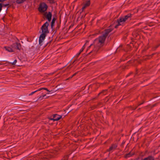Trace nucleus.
Returning <instances> with one entry per match:
<instances>
[{
    "mask_svg": "<svg viewBox=\"0 0 160 160\" xmlns=\"http://www.w3.org/2000/svg\"><path fill=\"white\" fill-rule=\"evenodd\" d=\"M132 73H133V72H130V73H129L128 74H127V75L126 76V78H127V77H129V76H130V75H131L132 74Z\"/></svg>",
    "mask_w": 160,
    "mask_h": 160,
    "instance_id": "38",
    "label": "nucleus"
},
{
    "mask_svg": "<svg viewBox=\"0 0 160 160\" xmlns=\"http://www.w3.org/2000/svg\"><path fill=\"white\" fill-rule=\"evenodd\" d=\"M137 159H137V158H136V159H134V160L132 159L131 160H137Z\"/></svg>",
    "mask_w": 160,
    "mask_h": 160,
    "instance_id": "54",
    "label": "nucleus"
},
{
    "mask_svg": "<svg viewBox=\"0 0 160 160\" xmlns=\"http://www.w3.org/2000/svg\"><path fill=\"white\" fill-rule=\"evenodd\" d=\"M90 4V0H88L86 2L85 4H84V5L86 7H87L89 6Z\"/></svg>",
    "mask_w": 160,
    "mask_h": 160,
    "instance_id": "19",
    "label": "nucleus"
},
{
    "mask_svg": "<svg viewBox=\"0 0 160 160\" xmlns=\"http://www.w3.org/2000/svg\"><path fill=\"white\" fill-rule=\"evenodd\" d=\"M128 58V56L126 54L123 55L121 59V61H125L126 59H127Z\"/></svg>",
    "mask_w": 160,
    "mask_h": 160,
    "instance_id": "18",
    "label": "nucleus"
},
{
    "mask_svg": "<svg viewBox=\"0 0 160 160\" xmlns=\"http://www.w3.org/2000/svg\"><path fill=\"white\" fill-rule=\"evenodd\" d=\"M86 8V7L84 5V6L82 8L81 10H80V11H81L80 12V13H81L83 11V10L85 8Z\"/></svg>",
    "mask_w": 160,
    "mask_h": 160,
    "instance_id": "32",
    "label": "nucleus"
},
{
    "mask_svg": "<svg viewBox=\"0 0 160 160\" xmlns=\"http://www.w3.org/2000/svg\"><path fill=\"white\" fill-rule=\"evenodd\" d=\"M6 63H8V64H10V62H6Z\"/></svg>",
    "mask_w": 160,
    "mask_h": 160,
    "instance_id": "52",
    "label": "nucleus"
},
{
    "mask_svg": "<svg viewBox=\"0 0 160 160\" xmlns=\"http://www.w3.org/2000/svg\"><path fill=\"white\" fill-rule=\"evenodd\" d=\"M19 98L20 100H21L23 101H27V99L25 98V97H23V96H21L19 97Z\"/></svg>",
    "mask_w": 160,
    "mask_h": 160,
    "instance_id": "20",
    "label": "nucleus"
},
{
    "mask_svg": "<svg viewBox=\"0 0 160 160\" xmlns=\"http://www.w3.org/2000/svg\"><path fill=\"white\" fill-rule=\"evenodd\" d=\"M154 54V53H153V54H152V56H153Z\"/></svg>",
    "mask_w": 160,
    "mask_h": 160,
    "instance_id": "56",
    "label": "nucleus"
},
{
    "mask_svg": "<svg viewBox=\"0 0 160 160\" xmlns=\"http://www.w3.org/2000/svg\"><path fill=\"white\" fill-rule=\"evenodd\" d=\"M11 41H12V42L13 43L16 42H19L18 39L15 36H12V37H11Z\"/></svg>",
    "mask_w": 160,
    "mask_h": 160,
    "instance_id": "12",
    "label": "nucleus"
},
{
    "mask_svg": "<svg viewBox=\"0 0 160 160\" xmlns=\"http://www.w3.org/2000/svg\"><path fill=\"white\" fill-rule=\"evenodd\" d=\"M78 73V72H76L75 73H74V74H73L72 75V77H74V76H75L77 73Z\"/></svg>",
    "mask_w": 160,
    "mask_h": 160,
    "instance_id": "45",
    "label": "nucleus"
},
{
    "mask_svg": "<svg viewBox=\"0 0 160 160\" xmlns=\"http://www.w3.org/2000/svg\"><path fill=\"white\" fill-rule=\"evenodd\" d=\"M26 0H17L16 2L18 4H21L23 3Z\"/></svg>",
    "mask_w": 160,
    "mask_h": 160,
    "instance_id": "21",
    "label": "nucleus"
},
{
    "mask_svg": "<svg viewBox=\"0 0 160 160\" xmlns=\"http://www.w3.org/2000/svg\"><path fill=\"white\" fill-rule=\"evenodd\" d=\"M18 42H16L11 45V52H19L23 50L22 45Z\"/></svg>",
    "mask_w": 160,
    "mask_h": 160,
    "instance_id": "4",
    "label": "nucleus"
},
{
    "mask_svg": "<svg viewBox=\"0 0 160 160\" xmlns=\"http://www.w3.org/2000/svg\"><path fill=\"white\" fill-rule=\"evenodd\" d=\"M10 119H11V120L13 119V118H10Z\"/></svg>",
    "mask_w": 160,
    "mask_h": 160,
    "instance_id": "55",
    "label": "nucleus"
},
{
    "mask_svg": "<svg viewBox=\"0 0 160 160\" xmlns=\"http://www.w3.org/2000/svg\"><path fill=\"white\" fill-rule=\"evenodd\" d=\"M135 154V152L133 151V149H132L129 153L126 154L124 156V158H129L134 155Z\"/></svg>",
    "mask_w": 160,
    "mask_h": 160,
    "instance_id": "11",
    "label": "nucleus"
},
{
    "mask_svg": "<svg viewBox=\"0 0 160 160\" xmlns=\"http://www.w3.org/2000/svg\"><path fill=\"white\" fill-rule=\"evenodd\" d=\"M16 65L17 66H20L18 63H17Z\"/></svg>",
    "mask_w": 160,
    "mask_h": 160,
    "instance_id": "51",
    "label": "nucleus"
},
{
    "mask_svg": "<svg viewBox=\"0 0 160 160\" xmlns=\"http://www.w3.org/2000/svg\"><path fill=\"white\" fill-rule=\"evenodd\" d=\"M46 96V94H44L40 96V97L38 98V100H42L43 98Z\"/></svg>",
    "mask_w": 160,
    "mask_h": 160,
    "instance_id": "27",
    "label": "nucleus"
},
{
    "mask_svg": "<svg viewBox=\"0 0 160 160\" xmlns=\"http://www.w3.org/2000/svg\"><path fill=\"white\" fill-rule=\"evenodd\" d=\"M132 79H130V80L129 81L128 83H130L132 82Z\"/></svg>",
    "mask_w": 160,
    "mask_h": 160,
    "instance_id": "46",
    "label": "nucleus"
},
{
    "mask_svg": "<svg viewBox=\"0 0 160 160\" xmlns=\"http://www.w3.org/2000/svg\"><path fill=\"white\" fill-rule=\"evenodd\" d=\"M4 91V89H2V90H0V96L2 95H1V93L2 92H3Z\"/></svg>",
    "mask_w": 160,
    "mask_h": 160,
    "instance_id": "43",
    "label": "nucleus"
},
{
    "mask_svg": "<svg viewBox=\"0 0 160 160\" xmlns=\"http://www.w3.org/2000/svg\"><path fill=\"white\" fill-rule=\"evenodd\" d=\"M49 2V3L50 4H54L56 2L55 1V0H47Z\"/></svg>",
    "mask_w": 160,
    "mask_h": 160,
    "instance_id": "26",
    "label": "nucleus"
},
{
    "mask_svg": "<svg viewBox=\"0 0 160 160\" xmlns=\"http://www.w3.org/2000/svg\"><path fill=\"white\" fill-rule=\"evenodd\" d=\"M7 0H0V2H3Z\"/></svg>",
    "mask_w": 160,
    "mask_h": 160,
    "instance_id": "48",
    "label": "nucleus"
},
{
    "mask_svg": "<svg viewBox=\"0 0 160 160\" xmlns=\"http://www.w3.org/2000/svg\"><path fill=\"white\" fill-rule=\"evenodd\" d=\"M118 147V144L117 143L111 144L109 148L107 150V152H109V153H112L116 150Z\"/></svg>",
    "mask_w": 160,
    "mask_h": 160,
    "instance_id": "7",
    "label": "nucleus"
},
{
    "mask_svg": "<svg viewBox=\"0 0 160 160\" xmlns=\"http://www.w3.org/2000/svg\"><path fill=\"white\" fill-rule=\"evenodd\" d=\"M132 15L131 13H128L127 15L123 17H120L117 20L114 21V23L117 24L114 26V28H118V26L121 25L123 24L126 20L128 19H130L132 18Z\"/></svg>",
    "mask_w": 160,
    "mask_h": 160,
    "instance_id": "3",
    "label": "nucleus"
},
{
    "mask_svg": "<svg viewBox=\"0 0 160 160\" xmlns=\"http://www.w3.org/2000/svg\"><path fill=\"white\" fill-rule=\"evenodd\" d=\"M42 89L45 90H47L48 92H50V91H49L47 88H40L39 89H38V90H39V91H40Z\"/></svg>",
    "mask_w": 160,
    "mask_h": 160,
    "instance_id": "25",
    "label": "nucleus"
},
{
    "mask_svg": "<svg viewBox=\"0 0 160 160\" xmlns=\"http://www.w3.org/2000/svg\"><path fill=\"white\" fill-rule=\"evenodd\" d=\"M54 31H55V32H57V30H55Z\"/></svg>",
    "mask_w": 160,
    "mask_h": 160,
    "instance_id": "59",
    "label": "nucleus"
},
{
    "mask_svg": "<svg viewBox=\"0 0 160 160\" xmlns=\"http://www.w3.org/2000/svg\"><path fill=\"white\" fill-rule=\"evenodd\" d=\"M125 142H126V141H124V140H123L122 141V143L120 145V146L121 147H122V148L123 147L124 145L125 144Z\"/></svg>",
    "mask_w": 160,
    "mask_h": 160,
    "instance_id": "31",
    "label": "nucleus"
},
{
    "mask_svg": "<svg viewBox=\"0 0 160 160\" xmlns=\"http://www.w3.org/2000/svg\"><path fill=\"white\" fill-rule=\"evenodd\" d=\"M97 44H96V45L94 46V48L90 52H89L87 54L88 55V54H89L90 53H91L92 52H94V54L97 53Z\"/></svg>",
    "mask_w": 160,
    "mask_h": 160,
    "instance_id": "13",
    "label": "nucleus"
},
{
    "mask_svg": "<svg viewBox=\"0 0 160 160\" xmlns=\"http://www.w3.org/2000/svg\"><path fill=\"white\" fill-rule=\"evenodd\" d=\"M122 45H120L119 47L117 48L116 51L117 52H120V51L122 49Z\"/></svg>",
    "mask_w": 160,
    "mask_h": 160,
    "instance_id": "23",
    "label": "nucleus"
},
{
    "mask_svg": "<svg viewBox=\"0 0 160 160\" xmlns=\"http://www.w3.org/2000/svg\"><path fill=\"white\" fill-rule=\"evenodd\" d=\"M39 90H38V89L37 90H36L34 91H33V92H32L31 93H30V94H29V96H31V95H33V94H34V93H35L36 92H38V91H39Z\"/></svg>",
    "mask_w": 160,
    "mask_h": 160,
    "instance_id": "30",
    "label": "nucleus"
},
{
    "mask_svg": "<svg viewBox=\"0 0 160 160\" xmlns=\"http://www.w3.org/2000/svg\"><path fill=\"white\" fill-rule=\"evenodd\" d=\"M10 147H11V148H13L14 147V146H13L12 145H11Z\"/></svg>",
    "mask_w": 160,
    "mask_h": 160,
    "instance_id": "50",
    "label": "nucleus"
},
{
    "mask_svg": "<svg viewBox=\"0 0 160 160\" xmlns=\"http://www.w3.org/2000/svg\"><path fill=\"white\" fill-rule=\"evenodd\" d=\"M72 76L70 77L69 78H72Z\"/></svg>",
    "mask_w": 160,
    "mask_h": 160,
    "instance_id": "57",
    "label": "nucleus"
},
{
    "mask_svg": "<svg viewBox=\"0 0 160 160\" xmlns=\"http://www.w3.org/2000/svg\"><path fill=\"white\" fill-rule=\"evenodd\" d=\"M68 157L67 156H65L63 157L61 160H68Z\"/></svg>",
    "mask_w": 160,
    "mask_h": 160,
    "instance_id": "34",
    "label": "nucleus"
},
{
    "mask_svg": "<svg viewBox=\"0 0 160 160\" xmlns=\"http://www.w3.org/2000/svg\"><path fill=\"white\" fill-rule=\"evenodd\" d=\"M108 92V90L107 89H105V90H102L101 92L99 93L97 96L95 98H92V100H94L95 99H97L98 97H99L100 96H103L105 95L106 94V93Z\"/></svg>",
    "mask_w": 160,
    "mask_h": 160,
    "instance_id": "10",
    "label": "nucleus"
},
{
    "mask_svg": "<svg viewBox=\"0 0 160 160\" xmlns=\"http://www.w3.org/2000/svg\"><path fill=\"white\" fill-rule=\"evenodd\" d=\"M7 9H5V10H2L1 11V13H4L5 12H6V13H7Z\"/></svg>",
    "mask_w": 160,
    "mask_h": 160,
    "instance_id": "36",
    "label": "nucleus"
},
{
    "mask_svg": "<svg viewBox=\"0 0 160 160\" xmlns=\"http://www.w3.org/2000/svg\"><path fill=\"white\" fill-rule=\"evenodd\" d=\"M8 153H7V157L6 158H7L8 159H10V157H9V156H8Z\"/></svg>",
    "mask_w": 160,
    "mask_h": 160,
    "instance_id": "44",
    "label": "nucleus"
},
{
    "mask_svg": "<svg viewBox=\"0 0 160 160\" xmlns=\"http://www.w3.org/2000/svg\"><path fill=\"white\" fill-rule=\"evenodd\" d=\"M47 94H49V92H48V93H47Z\"/></svg>",
    "mask_w": 160,
    "mask_h": 160,
    "instance_id": "62",
    "label": "nucleus"
},
{
    "mask_svg": "<svg viewBox=\"0 0 160 160\" xmlns=\"http://www.w3.org/2000/svg\"><path fill=\"white\" fill-rule=\"evenodd\" d=\"M1 62L2 63L1 64H4L5 63H3V62L6 61V60H5V59H0Z\"/></svg>",
    "mask_w": 160,
    "mask_h": 160,
    "instance_id": "33",
    "label": "nucleus"
},
{
    "mask_svg": "<svg viewBox=\"0 0 160 160\" xmlns=\"http://www.w3.org/2000/svg\"><path fill=\"white\" fill-rule=\"evenodd\" d=\"M52 118H50L49 119L50 120H52L53 121H57L59 120L62 118V116L58 115L57 114H54L52 116Z\"/></svg>",
    "mask_w": 160,
    "mask_h": 160,
    "instance_id": "9",
    "label": "nucleus"
},
{
    "mask_svg": "<svg viewBox=\"0 0 160 160\" xmlns=\"http://www.w3.org/2000/svg\"><path fill=\"white\" fill-rule=\"evenodd\" d=\"M88 41H87L86 43L82 47V48L83 49V50L85 49V46L87 44V43H88Z\"/></svg>",
    "mask_w": 160,
    "mask_h": 160,
    "instance_id": "37",
    "label": "nucleus"
},
{
    "mask_svg": "<svg viewBox=\"0 0 160 160\" xmlns=\"http://www.w3.org/2000/svg\"><path fill=\"white\" fill-rule=\"evenodd\" d=\"M47 35V34L44 33H42L40 35L39 39V44L41 46L42 45V42L44 40L46 37Z\"/></svg>",
    "mask_w": 160,
    "mask_h": 160,
    "instance_id": "8",
    "label": "nucleus"
},
{
    "mask_svg": "<svg viewBox=\"0 0 160 160\" xmlns=\"http://www.w3.org/2000/svg\"><path fill=\"white\" fill-rule=\"evenodd\" d=\"M97 107V106L96 105H93V106H92L91 108L92 109V110H93L94 109L96 108Z\"/></svg>",
    "mask_w": 160,
    "mask_h": 160,
    "instance_id": "35",
    "label": "nucleus"
},
{
    "mask_svg": "<svg viewBox=\"0 0 160 160\" xmlns=\"http://www.w3.org/2000/svg\"><path fill=\"white\" fill-rule=\"evenodd\" d=\"M96 85H97L96 84H94L92 86L91 85H89V86L88 87L87 89L88 90V89H90V88H94L96 86Z\"/></svg>",
    "mask_w": 160,
    "mask_h": 160,
    "instance_id": "28",
    "label": "nucleus"
},
{
    "mask_svg": "<svg viewBox=\"0 0 160 160\" xmlns=\"http://www.w3.org/2000/svg\"><path fill=\"white\" fill-rule=\"evenodd\" d=\"M14 114L13 113H11L10 115H11V114Z\"/></svg>",
    "mask_w": 160,
    "mask_h": 160,
    "instance_id": "60",
    "label": "nucleus"
},
{
    "mask_svg": "<svg viewBox=\"0 0 160 160\" xmlns=\"http://www.w3.org/2000/svg\"><path fill=\"white\" fill-rule=\"evenodd\" d=\"M84 50L82 49V48L80 50L79 52L81 53L83 50Z\"/></svg>",
    "mask_w": 160,
    "mask_h": 160,
    "instance_id": "47",
    "label": "nucleus"
},
{
    "mask_svg": "<svg viewBox=\"0 0 160 160\" xmlns=\"http://www.w3.org/2000/svg\"><path fill=\"white\" fill-rule=\"evenodd\" d=\"M60 27V24L58 23L57 24V27L56 28V29L57 30Z\"/></svg>",
    "mask_w": 160,
    "mask_h": 160,
    "instance_id": "41",
    "label": "nucleus"
},
{
    "mask_svg": "<svg viewBox=\"0 0 160 160\" xmlns=\"http://www.w3.org/2000/svg\"><path fill=\"white\" fill-rule=\"evenodd\" d=\"M48 8V5L45 2H41L39 5L38 9L39 12H44V17L47 19L48 22H50L52 20V14L51 12H46Z\"/></svg>",
    "mask_w": 160,
    "mask_h": 160,
    "instance_id": "1",
    "label": "nucleus"
},
{
    "mask_svg": "<svg viewBox=\"0 0 160 160\" xmlns=\"http://www.w3.org/2000/svg\"><path fill=\"white\" fill-rule=\"evenodd\" d=\"M49 24L48 21H46L41 27V29L42 31V33H44L48 34L49 33V30L48 29V26Z\"/></svg>",
    "mask_w": 160,
    "mask_h": 160,
    "instance_id": "5",
    "label": "nucleus"
},
{
    "mask_svg": "<svg viewBox=\"0 0 160 160\" xmlns=\"http://www.w3.org/2000/svg\"><path fill=\"white\" fill-rule=\"evenodd\" d=\"M113 29L110 28L107 29H106L104 30V33L102 34V35L100 36L98 38L96 39L94 41V44L98 43L101 45H102L106 38V37L108 35L109 33L112 31Z\"/></svg>",
    "mask_w": 160,
    "mask_h": 160,
    "instance_id": "2",
    "label": "nucleus"
},
{
    "mask_svg": "<svg viewBox=\"0 0 160 160\" xmlns=\"http://www.w3.org/2000/svg\"><path fill=\"white\" fill-rule=\"evenodd\" d=\"M3 48H4L5 50L9 52H10V47L9 46H4Z\"/></svg>",
    "mask_w": 160,
    "mask_h": 160,
    "instance_id": "22",
    "label": "nucleus"
},
{
    "mask_svg": "<svg viewBox=\"0 0 160 160\" xmlns=\"http://www.w3.org/2000/svg\"><path fill=\"white\" fill-rule=\"evenodd\" d=\"M93 46V44H91L88 47V49L87 51L90 48H91V47Z\"/></svg>",
    "mask_w": 160,
    "mask_h": 160,
    "instance_id": "40",
    "label": "nucleus"
},
{
    "mask_svg": "<svg viewBox=\"0 0 160 160\" xmlns=\"http://www.w3.org/2000/svg\"><path fill=\"white\" fill-rule=\"evenodd\" d=\"M145 160H154V158L152 156H149L148 157L144 158Z\"/></svg>",
    "mask_w": 160,
    "mask_h": 160,
    "instance_id": "15",
    "label": "nucleus"
},
{
    "mask_svg": "<svg viewBox=\"0 0 160 160\" xmlns=\"http://www.w3.org/2000/svg\"><path fill=\"white\" fill-rule=\"evenodd\" d=\"M80 53H81L79 52L78 53L76 54V55L75 56V57L76 58L78 57Z\"/></svg>",
    "mask_w": 160,
    "mask_h": 160,
    "instance_id": "42",
    "label": "nucleus"
},
{
    "mask_svg": "<svg viewBox=\"0 0 160 160\" xmlns=\"http://www.w3.org/2000/svg\"><path fill=\"white\" fill-rule=\"evenodd\" d=\"M17 62V60L15 59L13 62H11V64H12V65H15V64H16Z\"/></svg>",
    "mask_w": 160,
    "mask_h": 160,
    "instance_id": "29",
    "label": "nucleus"
},
{
    "mask_svg": "<svg viewBox=\"0 0 160 160\" xmlns=\"http://www.w3.org/2000/svg\"><path fill=\"white\" fill-rule=\"evenodd\" d=\"M143 102H144L139 104L137 107H133L132 106H130L128 107V108L131 110H134L136 109L137 108L138 106L142 104L143 103Z\"/></svg>",
    "mask_w": 160,
    "mask_h": 160,
    "instance_id": "16",
    "label": "nucleus"
},
{
    "mask_svg": "<svg viewBox=\"0 0 160 160\" xmlns=\"http://www.w3.org/2000/svg\"><path fill=\"white\" fill-rule=\"evenodd\" d=\"M2 7H6L8 6V8H7V9L9 8V7H10V5L9 4V3L4 4H2Z\"/></svg>",
    "mask_w": 160,
    "mask_h": 160,
    "instance_id": "24",
    "label": "nucleus"
},
{
    "mask_svg": "<svg viewBox=\"0 0 160 160\" xmlns=\"http://www.w3.org/2000/svg\"><path fill=\"white\" fill-rule=\"evenodd\" d=\"M2 3H0V12H1V10H2Z\"/></svg>",
    "mask_w": 160,
    "mask_h": 160,
    "instance_id": "39",
    "label": "nucleus"
},
{
    "mask_svg": "<svg viewBox=\"0 0 160 160\" xmlns=\"http://www.w3.org/2000/svg\"><path fill=\"white\" fill-rule=\"evenodd\" d=\"M4 17H3V18H2V19H3V20L4 21V22H5V20L4 19Z\"/></svg>",
    "mask_w": 160,
    "mask_h": 160,
    "instance_id": "53",
    "label": "nucleus"
},
{
    "mask_svg": "<svg viewBox=\"0 0 160 160\" xmlns=\"http://www.w3.org/2000/svg\"><path fill=\"white\" fill-rule=\"evenodd\" d=\"M86 86H85V88H84V89H83V90H84L85 89V88H86Z\"/></svg>",
    "mask_w": 160,
    "mask_h": 160,
    "instance_id": "58",
    "label": "nucleus"
},
{
    "mask_svg": "<svg viewBox=\"0 0 160 160\" xmlns=\"http://www.w3.org/2000/svg\"><path fill=\"white\" fill-rule=\"evenodd\" d=\"M99 44H98V45H97V53H98L100 52L99 51V50L101 47L102 46V45H101L100 44L99 45Z\"/></svg>",
    "mask_w": 160,
    "mask_h": 160,
    "instance_id": "17",
    "label": "nucleus"
},
{
    "mask_svg": "<svg viewBox=\"0 0 160 160\" xmlns=\"http://www.w3.org/2000/svg\"><path fill=\"white\" fill-rule=\"evenodd\" d=\"M52 38H51V37L49 38V41L48 42H47V43H46V45L45 46H49L51 44V43L52 42V41L53 40L52 38Z\"/></svg>",
    "mask_w": 160,
    "mask_h": 160,
    "instance_id": "14",
    "label": "nucleus"
},
{
    "mask_svg": "<svg viewBox=\"0 0 160 160\" xmlns=\"http://www.w3.org/2000/svg\"><path fill=\"white\" fill-rule=\"evenodd\" d=\"M87 92H85V93H87Z\"/></svg>",
    "mask_w": 160,
    "mask_h": 160,
    "instance_id": "61",
    "label": "nucleus"
},
{
    "mask_svg": "<svg viewBox=\"0 0 160 160\" xmlns=\"http://www.w3.org/2000/svg\"><path fill=\"white\" fill-rule=\"evenodd\" d=\"M57 19V16L56 12L54 11V14L53 15V18L51 22V28L52 31H54V26L55 22Z\"/></svg>",
    "mask_w": 160,
    "mask_h": 160,
    "instance_id": "6",
    "label": "nucleus"
},
{
    "mask_svg": "<svg viewBox=\"0 0 160 160\" xmlns=\"http://www.w3.org/2000/svg\"><path fill=\"white\" fill-rule=\"evenodd\" d=\"M156 104H154L153 105L152 107H155V106H156Z\"/></svg>",
    "mask_w": 160,
    "mask_h": 160,
    "instance_id": "49",
    "label": "nucleus"
}]
</instances>
